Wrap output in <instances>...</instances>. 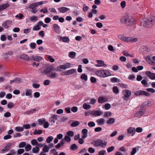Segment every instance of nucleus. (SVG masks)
<instances>
[{"label":"nucleus","mask_w":155,"mask_h":155,"mask_svg":"<svg viewBox=\"0 0 155 155\" xmlns=\"http://www.w3.org/2000/svg\"><path fill=\"white\" fill-rule=\"evenodd\" d=\"M26 143L25 142H22L19 143L18 145V147L19 148H22L25 146Z\"/></svg>","instance_id":"nucleus-41"},{"label":"nucleus","mask_w":155,"mask_h":155,"mask_svg":"<svg viewBox=\"0 0 155 155\" xmlns=\"http://www.w3.org/2000/svg\"><path fill=\"white\" fill-rule=\"evenodd\" d=\"M63 41L64 42H68L69 41V39L68 38L66 37H64L62 39Z\"/></svg>","instance_id":"nucleus-57"},{"label":"nucleus","mask_w":155,"mask_h":155,"mask_svg":"<svg viewBox=\"0 0 155 155\" xmlns=\"http://www.w3.org/2000/svg\"><path fill=\"white\" fill-rule=\"evenodd\" d=\"M155 22V16H153L150 19L143 18L141 22V25L143 27L149 28L152 26Z\"/></svg>","instance_id":"nucleus-2"},{"label":"nucleus","mask_w":155,"mask_h":155,"mask_svg":"<svg viewBox=\"0 0 155 155\" xmlns=\"http://www.w3.org/2000/svg\"><path fill=\"white\" fill-rule=\"evenodd\" d=\"M49 147L47 145L45 146L43 149V151L41 152H45V153L49 151Z\"/></svg>","instance_id":"nucleus-33"},{"label":"nucleus","mask_w":155,"mask_h":155,"mask_svg":"<svg viewBox=\"0 0 155 155\" xmlns=\"http://www.w3.org/2000/svg\"><path fill=\"white\" fill-rule=\"evenodd\" d=\"M2 26L5 29H8L10 27V25H7L5 21L2 24Z\"/></svg>","instance_id":"nucleus-47"},{"label":"nucleus","mask_w":155,"mask_h":155,"mask_svg":"<svg viewBox=\"0 0 155 155\" xmlns=\"http://www.w3.org/2000/svg\"><path fill=\"white\" fill-rule=\"evenodd\" d=\"M68 136L70 137H72L74 135V133L71 131H69L67 132Z\"/></svg>","instance_id":"nucleus-50"},{"label":"nucleus","mask_w":155,"mask_h":155,"mask_svg":"<svg viewBox=\"0 0 155 155\" xmlns=\"http://www.w3.org/2000/svg\"><path fill=\"white\" fill-rule=\"evenodd\" d=\"M127 133L131 134L132 136H133L135 133V129L133 127H130L127 129Z\"/></svg>","instance_id":"nucleus-15"},{"label":"nucleus","mask_w":155,"mask_h":155,"mask_svg":"<svg viewBox=\"0 0 155 155\" xmlns=\"http://www.w3.org/2000/svg\"><path fill=\"white\" fill-rule=\"evenodd\" d=\"M41 29V28L38 25H36L34 26L33 28V30L34 31H38Z\"/></svg>","instance_id":"nucleus-56"},{"label":"nucleus","mask_w":155,"mask_h":155,"mask_svg":"<svg viewBox=\"0 0 155 155\" xmlns=\"http://www.w3.org/2000/svg\"><path fill=\"white\" fill-rule=\"evenodd\" d=\"M58 10L60 13H64L69 10L70 9L66 7H62L58 8Z\"/></svg>","instance_id":"nucleus-18"},{"label":"nucleus","mask_w":155,"mask_h":155,"mask_svg":"<svg viewBox=\"0 0 155 155\" xmlns=\"http://www.w3.org/2000/svg\"><path fill=\"white\" fill-rule=\"evenodd\" d=\"M134 95L137 96L140 95H145L146 96L150 95L147 92L142 90L136 91L134 93Z\"/></svg>","instance_id":"nucleus-7"},{"label":"nucleus","mask_w":155,"mask_h":155,"mask_svg":"<svg viewBox=\"0 0 155 155\" xmlns=\"http://www.w3.org/2000/svg\"><path fill=\"white\" fill-rule=\"evenodd\" d=\"M111 112L107 111L104 113V116L105 117H107L111 116Z\"/></svg>","instance_id":"nucleus-44"},{"label":"nucleus","mask_w":155,"mask_h":155,"mask_svg":"<svg viewBox=\"0 0 155 155\" xmlns=\"http://www.w3.org/2000/svg\"><path fill=\"white\" fill-rule=\"evenodd\" d=\"M44 20L45 23L48 24L49 23L51 22V20L50 18L49 17H47Z\"/></svg>","instance_id":"nucleus-61"},{"label":"nucleus","mask_w":155,"mask_h":155,"mask_svg":"<svg viewBox=\"0 0 155 155\" xmlns=\"http://www.w3.org/2000/svg\"><path fill=\"white\" fill-rule=\"evenodd\" d=\"M90 81H91L93 83H94L97 82L96 78L94 77H91V78Z\"/></svg>","instance_id":"nucleus-58"},{"label":"nucleus","mask_w":155,"mask_h":155,"mask_svg":"<svg viewBox=\"0 0 155 155\" xmlns=\"http://www.w3.org/2000/svg\"><path fill=\"white\" fill-rule=\"evenodd\" d=\"M25 95L29 97H32V91L31 90L27 89L25 91Z\"/></svg>","instance_id":"nucleus-22"},{"label":"nucleus","mask_w":155,"mask_h":155,"mask_svg":"<svg viewBox=\"0 0 155 155\" xmlns=\"http://www.w3.org/2000/svg\"><path fill=\"white\" fill-rule=\"evenodd\" d=\"M115 121V119L113 118H110L109 120L107 121L106 123L108 124H114Z\"/></svg>","instance_id":"nucleus-23"},{"label":"nucleus","mask_w":155,"mask_h":155,"mask_svg":"<svg viewBox=\"0 0 155 155\" xmlns=\"http://www.w3.org/2000/svg\"><path fill=\"white\" fill-rule=\"evenodd\" d=\"M92 143L96 147L101 146L102 147H104L107 145V143L105 141L104 142L102 140H97L93 141Z\"/></svg>","instance_id":"nucleus-3"},{"label":"nucleus","mask_w":155,"mask_h":155,"mask_svg":"<svg viewBox=\"0 0 155 155\" xmlns=\"http://www.w3.org/2000/svg\"><path fill=\"white\" fill-rule=\"evenodd\" d=\"M122 24L128 26H132L136 24V20L134 18L130 17L127 14H126L122 17L120 19Z\"/></svg>","instance_id":"nucleus-1"},{"label":"nucleus","mask_w":155,"mask_h":155,"mask_svg":"<svg viewBox=\"0 0 155 155\" xmlns=\"http://www.w3.org/2000/svg\"><path fill=\"white\" fill-rule=\"evenodd\" d=\"M37 5L35 2L31 4L29 6V8L30 9L32 10L31 12L33 14H35L38 11V10L36 8Z\"/></svg>","instance_id":"nucleus-6"},{"label":"nucleus","mask_w":155,"mask_h":155,"mask_svg":"<svg viewBox=\"0 0 155 155\" xmlns=\"http://www.w3.org/2000/svg\"><path fill=\"white\" fill-rule=\"evenodd\" d=\"M42 133V131L41 130H35L34 131V134L35 135H36L37 134H40Z\"/></svg>","instance_id":"nucleus-52"},{"label":"nucleus","mask_w":155,"mask_h":155,"mask_svg":"<svg viewBox=\"0 0 155 155\" xmlns=\"http://www.w3.org/2000/svg\"><path fill=\"white\" fill-rule=\"evenodd\" d=\"M43 59V58L40 56H34L32 55L30 58V60H33L37 62H39Z\"/></svg>","instance_id":"nucleus-8"},{"label":"nucleus","mask_w":155,"mask_h":155,"mask_svg":"<svg viewBox=\"0 0 155 155\" xmlns=\"http://www.w3.org/2000/svg\"><path fill=\"white\" fill-rule=\"evenodd\" d=\"M78 108L76 106H74L72 107L71 108V111L74 112H76L78 110Z\"/></svg>","instance_id":"nucleus-51"},{"label":"nucleus","mask_w":155,"mask_h":155,"mask_svg":"<svg viewBox=\"0 0 155 155\" xmlns=\"http://www.w3.org/2000/svg\"><path fill=\"white\" fill-rule=\"evenodd\" d=\"M64 140L67 142H69L71 141V138L68 136L66 135L64 137Z\"/></svg>","instance_id":"nucleus-60"},{"label":"nucleus","mask_w":155,"mask_h":155,"mask_svg":"<svg viewBox=\"0 0 155 155\" xmlns=\"http://www.w3.org/2000/svg\"><path fill=\"white\" fill-rule=\"evenodd\" d=\"M113 92L116 94H117L118 93V89L117 86H114L113 88Z\"/></svg>","instance_id":"nucleus-49"},{"label":"nucleus","mask_w":155,"mask_h":155,"mask_svg":"<svg viewBox=\"0 0 155 155\" xmlns=\"http://www.w3.org/2000/svg\"><path fill=\"white\" fill-rule=\"evenodd\" d=\"M118 38L126 42H137V38H133L131 37H126L122 35H119Z\"/></svg>","instance_id":"nucleus-4"},{"label":"nucleus","mask_w":155,"mask_h":155,"mask_svg":"<svg viewBox=\"0 0 155 155\" xmlns=\"http://www.w3.org/2000/svg\"><path fill=\"white\" fill-rule=\"evenodd\" d=\"M47 58L51 62H53L55 61L54 59L52 58L51 56L48 55L47 56Z\"/></svg>","instance_id":"nucleus-55"},{"label":"nucleus","mask_w":155,"mask_h":155,"mask_svg":"<svg viewBox=\"0 0 155 155\" xmlns=\"http://www.w3.org/2000/svg\"><path fill=\"white\" fill-rule=\"evenodd\" d=\"M36 44L34 42H31L30 44V47L33 49H34L35 48Z\"/></svg>","instance_id":"nucleus-62"},{"label":"nucleus","mask_w":155,"mask_h":155,"mask_svg":"<svg viewBox=\"0 0 155 155\" xmlns=\"http://www.w3.org/2000/svg\"><path fill=\"white\" fill-rule=\"evenodd\" d=\"M124 97H129L131 95V91L128 90H125L124 91Z\"/></svg>","instance_id":"nucleus-24"},{"label":"nucleus","mask_w":155,"mask_h":155,"mask_svg":"<svg viewBox=\"0 0 155 155\" xmlns=\"http://www.w3.org/2000/svg\"><path fill=\"white\" fill-rule=\"evenodd\" d=\"M78 146L75 144L74 143L71 145L70 149L71 150H74L78 149Z\"/></svg>","instance_id":"nucleus-36"},{"label":"nucleus","mask_w":155,"mask_h":155,"mask_svg":"<svg viewBox=\"0 0 155 155\" xmlns=\"http://www.w3.org/2000/svg\"><path fill=\"white\" fill-rule=\"evenodd\" d=\"M96 122L98 125H101L104 124L105 120L103 118H101L97 119Z\"/></svg>","instance_id":"nucleus-17"},{"label":"nucleus","mask_w":155,"mask_h":155,"mask_svg":"<svg viewBox=\"0 0 155 155\" xmlns=\"http://www.w3.org/2000/svg\"><path fill=\"white\" fill-rule=\"evenodd\" d=\"M45 121V119H39L38 120V124L39 125H42Z\"/></svg>","instance_id":"nucleus-45"},{"label":"nucleus","mask_w":155,"mask_h":155,"mask_svg":"<svg viewBox=\"0 0 155 155\" xmlns=\"http://www.w3.org/2000/svg\"><path fill=\"white\" fill-rule=\"evenodd\" d=\"M40 86V85L39 84H36L33 83L32 84V86L34 88H38Z\"/></svg>","instance_id":"nucleus-64"},{"label":"nucleus","mask_w":155,"mask_h":155,"mask_svg":"<svg viewBox=\"0 0 155 155\" xmlns=\"http://www.w3.org/2000/svg\"><path fill=\"white\" fill-rule=\"evenodd\" d=\"M75 71H76L75 69H72L70 70H67L64 72H62V75H67L72 74Z\"/></svg>","instance_id":"nucleus-13"},{"label":"nucleus","mask_w":155,"mask_h":155,"mask_svg":"<svg viewBox=\"0 0 155 155\" xmlns=\"http://www.w3.org/2000/svg\"><path fill=\"white\" fill-rule=\"evenodd\" d=\"M31 144L33 145H37L38 142L35 139H33L31 141Z\"/></svg>","instance_id":"nucleus-53"},{"label":"nucleus","mask_w":155,"mask_h":155,"mask_svg":"<svg viewBox=\"0 0 155 155\" xmlns=\"http://www.w3.org/2000/svg\"><path fill=\"white\" fill-rule=\"evenodd\" d=\"M25 150L23 149H19L17 151V154L18 155H21L24 153Z\"/></svg>","instance_id":"nucleus-43"},{"label":"nucleus","mask_w":155,"mask_h":155,"mask_svg":"<svg viewBox=\"0 0 155 155\" xmlns=\"http://www.w3.org/2000/svg\"><path fill=\"white\" fill-rule=\"evenodd\" d=\"M147 76L151 80H155V74L152 73L150 71H147L145 72Z\"/></svg>","instance_id":"nucleus-11"},{"label":"nucleus","mask_w":155,"mask_h":155,"mask_svg":"<svg viewBox=\"0 0 155 155\" xmlns=\"http://www.w3.org/2000/svg\"><path fill=\"white\" fill-rule=\"evenodd\" d=\"M145 105V104L143 103L140 106L141 109L139 111L137 112L135 114V117H140L144 114L146 112V110L145 109H143V107Z\"/></svg>","instance_id":"nucleus-5"},{"label":"nucleus","mask_w":155,"mask_h":155,"mask_svg":"<svg viewBox=\"0 0 155 155\" xmlns=\"http://www.w3.org/2000/svg\"><path fill=\"white\" fill-rule=\"evenodd\" d=\"M53 28L54 32L57 34H60L61 30L60 26L57 24H54L53 25Z\"/></svg>","instance_id":"nucleus-10"},{"label":"nucleus","mask_w":155,"mask_h":155,"mask_svg":"<svg viewBox=\"0 0 155 155\" xmlns=\"http://www.w3.org/2000/svg\"><path fill=\"white\" fill-rule=\"evenodd\" d=\"M53 139V137L52 136H50L48 137L46 140V141L48 143H50L51 141Z\"/></svg>","instance_id":"nucleus-46"},{"label":"nucleus","mask_w":155,"mask_h":155,"mask_svg":"<svg viewBox=\"0 0 155 155\" xmlns=\"http://www.w3.org/2000/svg\"><path fill=\"white\" fill-rule=\"evenodd\" d=\"M13 145V143H9L7 144H6L4 147V148L5 149V150L6 151H8L12 146Z\"/></svg>","instance_id":"nucleus-21"},{"label":"nucleus","mask_w":155,"mask_h":155,"mask_svg":"<svg viewBox=\"0 0 155 155\" xmlns=\"http://www.w3.org/2000/svg\"><path fill=\"white\" fill-rule=\"evenodd\" d=\"M111 73L107 70H103V78L110 76Z\"/></svg>","instance_id":"nucleus-27"},{"label":"nucleus","mask_w":155,"mask_h":155,"mask_svg":"<svg viewBox=\"0 0 155 155\" xmlns=\"http://www.w3.org/2000/svg\"><path fill=\"white\" fill-rule=\"evenodd\" d=\"M79 124L80 123L79 121H76L73 122L71 124V126L72 127H75L78 126Z\"/></svg>","instance_id":"nucleus-31"},{"label":"nucleus","mask_w":155,"mask_h":155,"mask_svg":"<svg viewBox=\"0 0 155 155\" xmlns=\"http://www.w3.org/2000/svg\"><path fill=\"white\" fill-rule=\"evenodd\" d=\"M96 74L98 76L103 78V70H100L97 71Z\"/></svg>","instance_id":"nucleus-26"},{"label":"nucleus","mask_w":155,"mask_h":155,"mask_svg":"<svg viewBox=\"0 0 155 155\" xmlns=\"http://www.w3.org/2000/svg\"><path fill=\"white\" fill-rule=\"evenodd\" d=\"M10 6L8 3L2 4L0 5V11L6 9Z\"/></svg>","instance_id":"nucleus-16"},{"label":"nucleus","mask_w":155,"mask_h":155,"mask_svg":"<svg viewBox=\"0 0 155 155\" xmlns=\"http://www.w3.org/2000/svg\"><path fill=\"white\" fill-rule=\"evenodd\" d=\"M114 149V146H111L109 147L107 149V151L108 153H110Z\"/></svg>","instance_id":"nucleus-54"},{"label":"nucleus","mask_w":155,"mask_h":155,"mask_svg":"<svg viewBox=\"0 0 155 155\" xmlns=\"http://www.w3.org/2000/svg\"><path fill=\"white\" fill-rule=\"evenodd\" d=\"M15 130L17 132L22 131L24 130V128L23 127H15Z\"/></svg>","instance_id":"nucleus-42"},{"label":"nucleus","mask_w":155,"mask_h":155,"mask_svg":"<svg viewBox=\"0 0 155 155\" xmlns=\"http://www.w3.org/2000/svg\"><path fill=\"white\" fill-rule=\"evenodd\" d=\"M107 101L106 97H99L98 99V102L101 103L105 102Z\"/></svg>","instance_id":"nucleus-28"},{"label":"nucleus","mask_w":155,"mask_h":155,"mask_svg":"<svg viewBox=\"0 0 155 155\" xmlns=\"http://www.w3.org/2000/svg\"><path fill=\"white\" fill-rule=\"evenodd\" d=\"M110 81L112 83L118 82H119V80H118L117 78L115 77L111 78Z\"/></svg>","instance_id":"nucleus-35"},{"label":"nucleus","mask_w":155,"mask_h":155,"mask_svg":"<svg viewBox=\"0 0 155 155\" xmlns=\"http://www.w3.org/2000/svg\"><path fill=\"white\" fill-rule=\"evenodd\" d=\"M97 64L95 66L97 67H105L107 66V64H104L103 61L102 60H97Z\"/></svg>","instance_id":"nucleus-14"},{"label":"nucleus","mask_w":155,"mask_h":155,"mask_svg":"<svg viewBox=\"0 0 155 155\" xmlns=\"http://www.w3.org/2000/svg\"><path fill=\"white\" fill-rule=\"evenodd\" d=\"M30 20L31 21H37L38 20L37 17L36 16H31L30 18Z\"/></svg>","instance_id":"nucleus-38"},{"label":"nucleus","mask_w":155,"mask_h":155,"mask_svg":"<svg viewBox=\"0 0 155 155\" xmlns=\"http://www.w3.org/2000/svg\"><path fill=\"white\" fill-rule=\"evenodd\" d=\"M83 107L84 109L86 110L89 109L91 107V106L90 105H87L86 103L84 104L83 105Z\"/></svg>","instance_id":"nucleus-37"},{"label":"nucleus","mask_w":155,"mask_h":155,"mask_svg":"<svg viewBox=\"0 0 155 155\" xmlns=\"http://www.w3.org/2000/svg\"><path fill=\"white\" fill-rule=\"evenodd\" d=\"M146 60L148 63L151 65H153L154 64H155V62L154 61H152V59L151 58V56L150 55L147 56L146 58Z\"/></svg>","instance_id":"nucleus-19"},{"label":"nucleus","mask_w":155,"mask_h":155,"mask_svg":"<svg viewBox=\"0 0 155 155\" xmlns=\"http://www.w3.org/2000/svg\"><path fill=\"white\" fill-rule=\"evenodd\" d=\"M63 140H61V141L58 143L57 145H56L55 147L56 148H58L60 147L61 146H63L64 144V143L63 142Z\"/></svg>","instance_id":"nucleus-32"},{"label":"nucleus","mask_w":155,"mask_h":155,"mask_svg":"<svg viewBox=\"0 0 155 155\" xmlns=\"http://www.w3.org/2000/svg\"><path fill=\"white\" fill-rule=\"evenodd\" d=\"M32 152L34 153H38L39 150V148L38 147L33 148L32 149Z\"/></svg>","instance_id":"nucleus-39"},{"label":"nucleus","mask_w":155,"mask_h":155,"mask_svg":"<svg viewBox=\"0 0 155 155\" xmlns=\"http://www.w3.org/2000/svg\"><path fill=\"white\" fill-rule=\"evenodd\" d=\"M50 78H55L58 76V75L56 72H51L47 76Z\"/></svg>","instance_id":"nucleus-20"},{"label":"nucleus","mask_w":155,"mask_h":155,"mask_svg":"<svg viewBox=\"0 0 155 155\" xmlns=\"http://www.w3.org/2000/svg\"><path fill=\"white\" fill-rule=\"evenodd\" d=\"M15 83L19 84L22 82V80L19 78H17L15 79Z\"/></svg>","instance_id":"nucleus-59"},{"label":"nucleus","mask_w":155,"mask_h":155,"mask_svg":"<svg viewBox=\"0 0 155 155\" xmlns=\"http://www.w3.org/2000/svg\"><path fill=\"white\" fill-rule=\"evenodd\" d=\"M88 125L90 127H93L95 126V123L93 121H90L88 123Z\"/></svg>","instance_id":"nucleus-48"},{"label":"nucleus","mask_w":155,"mask_h":155,"mask_svg":"<svg viewBox=\"0 0 155 155\" xmlns=\"http://www.w3.org/2000/svg\"><path fill=\"white\" fill-rule=\"evenodd\" d=\"M20 57L21 58L26 60H29L30 58L26 54H23L20 55Z\"/></svg>","instance_id":"nucleus-25"},{"label":"nucleus","mask_w":155,"mask_h":155,"mask_svg":"<svg viewBox=\"0 0 155 155\" xmlns=\"http://www.w3.org/2000/svg\"><path fill=\"white\" fill-rule=\"evenodd\" d=\"M146 90L148 92H151V93H154L155 92V90L153 88H147Z\"/></svg>","instance_id":"nucleus-63"},{"label":"nucleus","mask_w":155,"mask_h":155,"mask_svg":"<svg viewBox=\"0 0 155 155\" xmlns=\"http://www.w3.org/2000/svg\"><path fill=\"white\" fill-rule=\"evenodd\" d=\"M37 110V109H31V110L26 111L25 112V114H31L35 112V111Z\"/></svg>","instance_id":"nucleus-29"},{"label":"nucleus","mask_w":155,"mask_h":155,"mask_svg":"<svg viewBox=\"0 0 155 155\" xmlns=\"http://www.w3.org/2000/svg\"><path fill=\"white\" fill-rule=\"evenodd\" d=\"M25 151L27 152L28 151L31 149V146L29 144H27L25 147Z\"/></svg>","instance_id":"nucleus-34"},{"label":"nucleus","mask_w":155,"mask_h":155,"mask_svg":"<svg viewBox=\"0 0 155 155\" xmlns=\"http://www.w3.org/2000/svg\"><path fill=\"white\" fill-rule=\"evenodd\" d=\"M76 55V53L74 51H71L69 53V57L71 58H74Z\"/></svg>","instance_id":"nucleus-40"},{"label":"nucleus","mask_w":155,"mask_h":155,"mask_svg":"<svg viewBox=\"0 0 155 155\" xmlns=\"http://www.w3.org/2000/svg\"><path fill=\"white\" fill-rule=\"evenodd\" d=\"M103 114V112L99 110H93L91 112V114L95 117L100 116Z\"/></svg>","instance_id":"nucleus-12"},{"label":"nucleus","mask_w":155,"mask_h":155,"mask_svg":"<svg viewBox=\"0 0 155 155\" xmlns=\"http://www.w3.org/2000/svg\"><path fill=\"white\" fill-rule=\"evenodd\" d=\"M54 71L53 67L51 66H49L47 67L44 71V72L45 73V74L48 76V75L51 72Z\"/></svg>","instance_id":"nucleus-9"},{"label":"nucleus","mask_w":155,"mask_h":155,"mask_svg":"<svg viewBox=\"0 0 155 155\" xmlns=\"http://www.w3.org/2000/svg\"><path fill=\"white\" fill-rule=\"evenodd\" d=\"M81 79L84 80L85 81L87 80V76L85 74H83L81 76Z\"/></svg>","instance_id":"nucleus-30"}]
</instances>
